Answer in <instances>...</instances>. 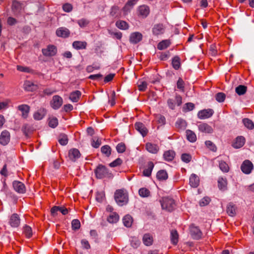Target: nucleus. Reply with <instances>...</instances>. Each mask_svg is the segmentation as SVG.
Wrapping results in <instances>:
<instances>
[{
	"mask_svg": "<svg viewBox=\"0 0 254 254\" xmlns=\"http://www.w3.org/2000/svg\"><path fill=\"white\" fill-rule=\"evenodd\" d=\"M116 202L120 206H123L127 203L128 201V193L124 189L116 190L114 194Z\"/></svg>",
	"mask_w": 254,
	"mask_h": 254,
	"instance_id": "f257e3e1",
	"label": "nucleus"
},
{
	"mask_svg": "<svg viewBox=\"0 0 254 254\" xmlns=\"http://www.w3.org/2000/svg\"><path fill=\"white\" fill-rule=\"evenodd\" d=\"M161 207L163 209L171 212L174 210L176 207L175 200L170 197H163L160 200Z\"/></svg>",
	"mask_w": 254,
	"mask_h": 254,
	"instance_id": "f03ea898",
	"label": "nucleus"
},
{
	"mask_svg": "<svg viewBox=\"0 0 254 254\" xmlns=\"http://www.w3.org/2000/svg\"><path fill=\"white\" fill-rule=\"evenodd\" d=\"M96 177L98 179H102L109 176L108 168L103 165H99L95 170Z\"/></svg>",
	"mask_w": 254,
	"mask_h": 254,
	"instance_id": "7ed1b4c3",
	"label": "nucleus"
},
{
	"mask_svg": "<svg viewBox=\"0 0 254 254\" xmlns=\"http://www.w3.org/2000/svg\"><path fill=\"white\" fill-rule=\"evenodd\" d=\"M63 104V99L59 95H54L50 101V105L54 110H58L61 108Z\"/></svg>",
	"mask_w": 254,
	"mask_h": 254,
	"instance_id": "20e7f679",
	"label": "nucleus"
},
{
	"mask_svg": "<svg viewBox=\"0 0 254 254\" xmlns=\"http://www.w3.org/2000/svg\"><path fill=\"white\" fill-rule=\"evenodd\" d=\"M42 54L46 57H53L57 53V47L53 45H49L46 48L42 50Z\"/></svg>",
	"mask_w": 254,
	"mask_h": 254,
	"instance_id": "39448f33",
	"label": "nucleus"
},
{
	"mask_svg": "<svg viewBox=\"0 0 254 254\" xmlns=\"http://www.w3.org/2000/svg\"><path fill=\"white\" fill-rule=\"evenodd\" d=\"M190 231L193 239L198 240L201 238L202 234L198 227L195 226L193 224H191L190 227Z\"/></svg>",
	"mask_w": 254,
	"mask_h": 254,
	"instance_id": "423d86ee",
	"label": "nucleus"
},
{
	"mask_svg": "<svg viewBox=\"0 0 254 254\" xmlns=\"http://www.w3.org/2000/svg\"><path fill=\"white\" fill-rule=\"evenodd\" d=\"M254 166L253 163L249 160H245L241 166L242 171L246 174H250Z\"/></svg>",
	"mask_w": 254,
	"mask_h": 254,
	"instance_id": "0eeeda50",
	"label": "nucleus"
},
{
	"mask_svg": "<svg viewBox=\"0 0 254 254\" xmlns=\"http://www.w3.org/2000/svg\"><path fill=\"white\" fill-rule=\"evenodd\" d=\"M214 113L212 109H208L201 110L198 112L197 117L200 119H205L211 117Z\"/></svg>",
	"mask_w": 254,
	"mask_h": 254,
	"instance_id": "6e6552de",
	"label": "nucleus"
},
{
	"mask_svg": "<svg viewBox=\"0 0 254 254\" xmlns=\"http://www.w3.org/2000/svg\"><path fill=\"white\" fill-rule=\"evenodd\" d=\"M152 31L153 34L155 36H158L162 35L165 32V26L162 24H155L152 28Z\"/></svg>",
	"mask_w": 254,
	"mask_h": 254,
	"instance_id": "1a4fd4ad",
	"label": "nucleus"
},
{
	"mask_svg": "<svg viewBox=\"0 0 254 254\" xmlns=\"http://www.w3.org/2000/svg\"><path fill=\"white\" fill-rule=\"evenodd\" d=\"M198 128L200 131L205 133H211L213 131L212 127L205 123L199 124Z\"/></svg>",
	"mask_w": 254,
	"mask_h": 254,
	"instance_id": "9d476101",
	"label": "nucleus"
},
{
	"mask_svg": "<svg viewBox=\"0 0 254 254\" xmlns=\"http://www.w3.org/2000/svg\"><path fill=\"white\" fill-rule=\"evenodd\" d=\"M142 39V35L138 32H135L130 34L129 41L132 44H137L141 41Z\"/></svg>",
	"mask_w": 254,
	"mask_h": 254,
	"instance_id": "9b49d317",
	"label": "nucleus"
},
{
	"mask_svg": "<svg viewBox=\"0 0 254 254\" xmlns=\"http://www.w3.org/2000/svg\"><path fill=\"white\" fill-rule=\"evenodd\" d=\"M145 149L151 153L156 154L159 150V147L157 144L147 142L145 144Z\"/></svg>",
	"mask_w": 254,
	"mask_h": 254,
	"instance_id": "f8f14e48",
	"label": "nucleus"
},
{
	"mask_svg": "<svg viewBox=\"0 0 254 254\" xmlns=\"http://www.w3.org/2000/svg\"><path fill=\"white\" fill-rule=\"evenodd\" d=\"M81 154L79 151L76 148H72L68 151V157L72 161H75L80 157Z\"/></svg>",
	"mask_w": 254,
	"mask_h": 254,
	"instance_id": "ddd939ff",
	"label": "nucleus"
},
{
	"mask_svg": "<svg viewBox=\"0 0 254 254\" xmlns=\"http://www.w3.org/2000/svg\"><path fill=\"white\" fill-rule=\"evenodd\" d=\"M56 35L58 37L66 38L69 37L70 31L66 28L60 27L57 30Z\"/></svg>",
	"mask_w": 254,
	"mask_h": 254,
	"instance_id": "4468645a",
	"label": "nucleus"
},
{
	"mask_svg": "<svg viewBox=\"0 0 254 254\" xmlns=\"http://www.w3.org/2000/svg\"><path fill=\"white\" fill-rule=\"evenodd\" d=\"M134 127L138 131L143 137L145 136L147 134L148 130L145 127L144 125L142 123H136L134 125Z\"/></svg>",
	"mask_w": 254,
	"mask_h": 254,
	"instance_id": "2eb2a0df",
	"label": "nucleus"
},
{
	"mask_svg": "<svg viewBox=\"0 0 254 254\" xmlns=\"http://www.w3.org/2000/svg\"><path fill=\"white\" fill-rule=\"evenodd\" d=\"M10 140V134L7 130L2 131L0 135V143L3 145H6Z\"/></svg>",
	"mask_w": 254,
	"mask_h": 254,
	"instance_id": "dca6fc26",
	"label": "nucleus"
},
{
	"mask_svg": "<svg viewBox=\"0 0 254 254\" xmlns=\"http://www.w3.org/2000/svg\"><path fill=\"white\" fill-rule=\"evenodd\" d=\"M23 87L25 90L30 92L36 91L38 89V86L37 84L28 80L24 82Z\"/></svg>",
	"mask_w": 254,
	"mask_h": 254,
	"instance_id": "f3484780",
	"label": "nucleus"
},
{
	"mask_svg": "<svg viewBox=\"0 0 254 254\" xmlns=\"http://www.w3.org/2000/svg\"><path fill=\"white\" fill-rule=\"evenodd\" d=\"M18 108L21 113L22 117L24 119L27 118L30 111V107L27 105L23 104L19 105Z\"/></svg>",
	"mask_w": 254,
	"mask_h": 254,
	"instance_id": "a211bd4d",
	"label": "nucleus"
},
{
	"mask_svg": "<svg viewBox=\"0 0 254 254\" xmlns=\"http://www.w3.org/2000/svg\"><path fill=\"white\" fill-rule=\"evenodd\" d=\"M87 43L85 41H75L72 43V47L76 50L86 49Z\"/></svg>",
	"mask_w": 254,
	"mask_h": 254,
	"instance_id": "6ab92c4d",
	"label": "nucleus"
},
{
	"mask_svg": "<svg viewBox=\"0 0 254 254\" xmlns=\"http://www.w3.org/2000/svg\"><path fill=\"white\" fill-rule=\"evenodd\" d=\"M190 184L191 187L197 188L199 184V178L194 174L190 175Z\"/></svg>",
	"mask_w": 254,
	"mask_h": 254,
	"instance_id": "aec40b11",
	"label": "nucleus"
},
{
	"mask_svg": "<svg viewBox=\"0 0 254 254\" xmlns=\"http://www.w3.org/2000/svg\"><path fill=\"white\" fill-rule=\"evenodd\" d=\"M245 138L243 136L237 137L233 144V146L235 148H240L245 144Z\"/></svg>",
	"mask_w": 254,
	"mask_h": 254,
	"instance_id": "412c9836",
	"label": "nucleus"
},
{
	"mask_svg": "<svg viewBox=\"0 0 254 254\" xmlns=\"http://www.w3.org/2000/svg\"><path fill=\"white\" fill-rule=\"evenodd\" d=\"M237 207L232 202H230L227 207V213L230 216H234L236 214Z\"/></svg>",
	"mask_w": 254,
	"mask_h": 254,
	"instance_id": "4be33fe9",
	"label": "nucleus"
},
{
	"mask_svg": "<svg viewBox=\"0 0 254 254\" xmlns=\"http://www.w3.org/2000/svg\"><path fill=\"white\" fill-rule=\"evenodd\" d=\"M176 155L175 151L173 150H168L164 153L163 157L164 159L168 162L172 161Z\"/></svg>",
	"mask_w": 254,
	"mask_h": 254,
	"instance_id": "5701e85b",
	"label": "nucleus"
},
{
	"mask_svg": "<svg viewBox=\"0 0 254 254\" xmlns=\"http://www.w3.org/2000/svg\"><path fill=\"white\" fill-rule=\"evenodd\" d=\"M120 216L117 212L111 213L107 218V221L110 223H116L119 220Z\"/></svg>",
	"mask_w": 254,
	"mask_h": 254,
	"instance_id": "b1692460",
	"label": "nucleus"
},
{
	"mask_svg": "<svg viewBox=\"0 0 254 254\" xmlns=\"http://www.w3.org/2000/svg\"><path fill=\"white\" fill-rule=\"evenodd\" d=\"M81 95V92L79 90H76L70 94L69 99L73 102H77L79 100Z\"/></svg>",
	"mask_w": 254,
	"mask_h": 254,
	"instance_id": "393cba45",
	"label": "nucleus"
},
{
	"mask_svg": "<svg viewBox=\"0 0 254 254\" xmlns=\"http://www.w3.org/2000/svg\"><path fill=\"white\" fill-rule=\"evenodd\" d=\"M154 168V164L150 161L147 163V167L143 171V174L144 176L149 177L151 175L152 171Z\"/></svg>",
	"mask_w": 254,
	"mask_h": 254,
	"instance_id": "a878e982",
	"label": "nucleus"
},
{
	"mask_svg": "<svg viewBox=\"0 0 254 254\" xmlns=\"http://www.w3.org/2000/svg\"><path fill=\"white\" fill-rule=\"evenodd\" d=\"M139 14L141 16H147L150 12V9L148 6L142 5L140 6L138 9Z\"/></svg>",
	"mask_w": 254,
	"mask_h": 254,
	"instance_id": "bb28decb",
	"label": "nucleus"
},
{
	"mask_svg": "<svg viewBox=\"0 0 254 254\" xmlns=\"http://www.w3.org/2000/svg\"><path fill=\"white\" fill-rule=\"evenodd\" d=\"M179 241V234L176 230L171 231V241L173 245H176Z\"/></svg>",
	"mask_w": 254,
	"mask_h": 254,
	"instance_id": "cd10ccee",
	"label": "nucleus"
},
{
	"mask_svg": "<svg viewBox=\"0 0 254 254\" xmlns=\"http://www.w3.org/2000/svg\"><path fill=\"white\" fill-rule=\"evenodd\" d=\"M170 45L171 42L169 40H164L158 44L157 48L160 50H163L167 49Z\"/></svg>",
	"mask_w": 254,
	"mask_h": 254,
	"instance_id": "c85d7f7f",
	"label": "nucleus"
},
{
	"mask_svg": "<svg viewBox=\"0 0 254 254\" xmlns=\"http://www.w3.org/2000/svg\"><path fill=\"white\" fill-rule=\"evenodd\" d=\"M156 177L159 181H165L168 179V176L165 170H161L157 172Z\"/></svg>",
	"mask_w": 254,
	"mask_h": 254,
	"instance_id": "c756f323",
	"label": "nucleus"
},
{
	"mask_svg": "<svg viewBox=\"0 0 254 254\" xmlns=\"http://www.w3.org/2000/svg\"><path fill=\"white\" fill-rule=\"evenodd\" d=\"M123 222L126 227H130L132 225L133 219L130 215L127 214L124 217Z\"/></svg>",
	"mask_w": 254,
	"mask_h": 254,
	"instance_id": "7c9ffc66",
	"label": "nucleus"
},
{
	"mask_svg": "<svg viewBox=\"0 0 254 254\" xmlns=\"http://www.w3.org/2000/svg\"><path fill=\"white\" fill-rule=\"evenodd\" d=\"M143 242L146 246H150L153 243V237L149 234H145L142 238Z\"/></svg>",
	"mask_w": 254,
	"mask_h": 254,
	"instance_id": "2f4dec72",
	"label": "nucleus"
},
{
	"mask_svg": "<svg viewBox=\"0 0 254 254\" xmlns=\"http://www.w3.org/2000/svg\"><path fill=\"white\" fill-rule=\"evenodd\" d=\"M227 182L226 179L220 178L218 180V186L220 190H225L227 189Z\"/></svg>",
	"mask_w": 254,
	"mask_h": 254,
	"instance_id": "473e14b6",
	"label": "nucleus"
},
{
	"mask_svg": "<svg viewBox=\"0 0 254 254\" xmlns=\"http://www.w3.org/2000/svg\"><path fill=\"white\" fill-rule=\"evenodd\" d=\"M58 141L62 145H66L68 141L67 135L64 133L60 134L58 137Z\"/></svg>",
	"mask_w": 254,
	"mask_h": 254,
	"instance_id": "72a5a7b5",
	"label": "nucleus"
},
{
	"mask_svg": "<svg viewBox=\"0 0 254 254\" xmlns=\"http://www.w3.org/2000/svg\"><path fill=\"white\" fill-rule=\"evenodd\" d=\"M172 65L176 70H178L181 66L180 58L178 56H175L172 59Z\"/></svg>",
	"mask_w": 254,
	"mask_h": 254,
	"instance_id": "f704fd0d",
	"label": "nucleus"
},
{
	"mask_svg": "<svg viewBox=\"0 0 254 254\" xmlns=\"http://www.w3.org/2000/svg\"><path fill=\"white\" fill-rule=\"evenodd\" d=\"M242 122L245 127L249 129H253L254 128V123L251 120L248 118H244L243 119Z\"/></svg>",
	"mask_w": 254,
	"mask_h": 254,
	"instance_id": "c9c22d12",
	"label": "nucleus"
},
{
	"mask_svg": "<svg viewBox=\"0 0 254 254\" xmlns=\"http://www.w3.org/2000/svg\"><path fill=\"white\" fill-rule=\"evenodd\" d=\"M116 26L121 30L128 29L129 26L127 22L123 20H118L116 22Z\"/></svg>",
	"mask_w": 254,
	"mask_h": 254,
	"instance_id": "e433bc0d",
	"label": "nucleus"
},
{
	"mask_svg": "<svg viewBox=\"0 0 254 254\" xmlns=\"http://www.w3.org/2000/svg\"><path fill=\"white\" fill-rule=\"evenodd\" d=\"M187 139L191 142H194L196 140V136L194 132L190 130L186 131Z\"/></svg>",
	"mask_w": 254,
	"mask_h": 254,
	"instance_id": "4c0bfd02",
	"label": "nucleus"
},
{
	"mask_svg": "<svg viewBox=\"0 0 254 254\" xmlns=\"http://www.w3.org/2000/svg\"><path fill=\"white\" fill-rule=\"evenodd\" d=\"M139 195L142 197H147L150 195V190L146 188H141L138 190Z\"/></svg>",
	"mask_w": 254,
	"mask_h": 254,
	"instance_id": "58836bf2",
	"label": "nucleus"
},
{
	"mask_svg": "<svg viewBox=\"0 0 254 254\" xmlns=\"http://www.w3.org/2000/svg\"><path fill=\"white\" fill-rule=\"evenodd\" d=\"M111 148L109 145H105L101 148V151L106 157H109L111 154Z\"/></svg>",
	"mask_w": 254,
	"mask_h": 254,
	"instance_id": "ea45409f",
	"label": "nucleus"
},
{
	"mask_svg": "<svg viewBox=\"0 0 254 254\" xmlns=\"http://www.w3.org/2000/svg\"><path fill=\"white\" fill-rule=\"evenodd\" d=\"M23 234L28 238L31 237L32 236V228L29 226L25 225L23 228Z\"/></svg>",
	"mask_w": 254,
	"mask_h": 254,
	"instance_id": "a19ab883",
	"label": "nucleus"
},
{
	"mask_svg": "<svg viewBox=\"0 0 254 254\" xmlns=\"http://www.w3.org/2000/svg\"><path fill=\"white\" fill-rule=\"evenodd\" d=\"M247 90V87L243 85H240L238 86H237L235 89L236 92L239 95H242L245 94Z\"/></svg>",
	"mask_w": 254,
	"mask_h": 254,
	"instance_id": "79ce46f5",
	"label": "nucleus"
},
{
	"mask_svg": "<svg viewBox=\"0 0 254 254\" xmlns=\"http://www.w3.org/2000/svg\"><path fill=\"white\" fill-rule=\"evenodd\" d=\"M26 192V187L24 183L17 180V192L24 193Z\"/></svg>",
	"mask_w": 254,
	"mask_h": 254,
	"instance_id": "37998d69",
	"label": "nucleus"
},
{
	"mask_svg": "<svg viewBox=\"0 0 254 254\" xmlns=\"http://www.w3.org/2000/svg\"><path fill=\"white\" fill-rule=\"evenodd\" d=\"M175 127L178 129H184L187 127V123L183 119H178L175 124Z\"/></svg>",
	"mask_w": 254,
	"mask_h": 254,
	"instance_id": "c03bdc74",
	"label": "nucleus"
},
{
	"mask_svg": "<svg viewBox=\"0 0 254 254\" xmlns=\"http://www.w3.org/2000/svg\"><path fill=\"white\" fill-rule=\"evenodd\" d=\"M219 166L220 170L224 173L228 172L229 171V167L228 165L223 161H220L219 162Z\"/></svg>",
	"mask_w": 254,
	"mask_h": 254,
	"instance_id": "a18cd8bd",
	"label": "nucleus"
},
{
	"mask_svg": "<svg viewBox=\"0 0 254 254\" xmlns=\"http://www.w3.org/2000/svg\"><path fill=\"white\" fill-rule=\"evenodd\" d=\"M138 0H129L124 7V10L125 11L129 10L136 3Z\"/></svg>",
	"mask_w": 254,
	"mask_h": 254,
	"instance_id": "49530a36",
	"label": "nucleus"
},
{
	"mask_svg": "<svg viewBox=\"0 0 254 254\" xmlns=\"http://www.w3.org/2000/svg\"><path fill=\"white\" fill-rule=\"evenodd\" d=\"M155 119L156 121L158 123V124L160 125H164L166 123V119L162 115L158 114L155 115Z\"/></svg>",
	"mask_w": 254,
	"mask_h": 254,
	"instance_id": "de8ad7c7",
	"label": "nucleus"
},
{
	"mask_svg": "<svg viewBox=\"0 0 254 254\" xmlns=\"http://www.w3.org/2000/svg\"><path fill=\"white\" fill-rule=\"evenodd\" d=\"M116 150L119 153H123L126 150V146L123 142L119 143L116 146Z\"/></svg>",
	"mask_w": 254,
	"mask_h": 254,
	"instance_id": "09e8293b",
	"label": "nucleus"
},
{
	"mask_svg": "<svg viewBox=\"0 0 254 254\" xmlns=\"http://www.w3.org/2000/svg\"><path fill=\"white\" fill-rule=\"evenodd\" d=\"M147 83L146 81H138L137 83L138 89L140 91H145L147 88Z\"/></svg>",
	"mask_w": 254,
	"mask_h": 254,
	"instance_id": "8fccbe9b",
	"label": "nucleus"
},
{
	"mask_svg": "<svg viewBox=\"0 0 254 254\" xmlns=\"http://www.w3.org/2000/svg\"><path fill=\"white\" fill-rule=\"evenodd\" d=\"M205 145L210 150L213 151H216L217 147L211 141L207 140L205 142Z\"/></svg>",
	"mask_w": 254,
	"mask_h": 254,
	"instance_id": "3c124183",
	"label": "nucleus"
},
{
	"mask_svg": "<svg viewBox=\"0 0 254 254\" xmlns=\"http://www.w3.org/2000/svg\"><path fill=\"white\" fill-rule=\"evenodd\" d=\"M17 70L26 73H32L33 70L27 66L17 65Z\"/></svg>",
	"mask_w": 254,
	"mask_h": 254,
	"instance_id": "603ef678",
	"label": "nucleus"
},
{
	"mask_svg": "<svg viewBox=\"0 0 254 254\" xmlns=\"http://www.w3.org/2000/svg\"><path fill=\"white\" fill-rule=\"evenodd\" d=\"M194 108V105L192 103H187L185 104L183 107V110L184 112H188L192 111Z\"/></svg>",
	"mask_w": 254,
	"mask_h": 254,
	"instance_id": "864d4df0",
	"label": "nucleus"
},
{
	"mask_svg": "<svg viewBox=\"0 0 254 254\" xmlns=\"http://www.w3.org/2000/svg\"><path fill=\"white\" fill-rule=\"evenodd\" d=\"M123 163V160L120 158H118L109 164V166L111 167H116L119 166Z\"/></svg>",
	"mask_w": 254,
	"mask_h": 254,
	"instance_id": "5fc2aeb1",
	"label": "nucleus"
},
{
	"mask_svg": "<svg viewBox=\"0 0 254 254\" xmlns=\"http://www.w3.org/2000/svg\"><path fill=\"white\" fill-rule=\"evenodd\" d=\"M191 156L188 153H183L181 155L182 160L185 163H189L191 160Z\"/></svg>",
	"mask_w": 254,
	"mask_h": 254,
	"instance_id": "6e6d98bb",
	"label": "nucleus"
},
{
	"mask_svg": "<svg viewBox=\"0 0 254 254\" xmlns=\"http://www.w3.org/2000/svg\"><path fill=\"white\" fill-rule=\"evenodd\" d=\"M226 95L224 93L219 92L215 96L216 100L219 102H223L224 101Z\"/></svg>",
	"mask_w": 254,
	"mask_h": 254,
	"instance_id": "4d7b16f0",
	"label": "nucleus"
},
{
	"mask_svg": "<svg viewBox=\"0 0 254 254\" xmlns=\"http://www.w3.org/2000/svg\"><path fill=\"white\" fill-rule=\"evenodd\" d=\"M210 201H211V199L209 197H208V196L204 197L199 201V205L201 206H206L209 203Z\"/></svg>",
	"mask_w": 254,
	"mask_h": 254,
	"instance_id": "13d9d810",
	"label": "nucleus"
},
{
	"mask_svg": "<svg viewBox=\"0 0 254 254\" xmlns=\"http://www.w3.org/2000/svg\"><path fill=\"white\" fill-rule=\"evenodd\" d=\"M177 86L178 89L181 91H184L185 88V82L183 79L180 77L177 83Z\"/></svg>",
	"mask_w": 254,
	"mask_h": 254,
	"instance_id": "bf43d9fd",
	"label": "nucleus"
},
{
	"mask_svg": "<svg viewBox=\"0 0 254 254\" xmlns=\"http://www.w3.org/2000/svg\"><path fill=\"white\" fill-rule=\"evenodd\" d=\"M71 225L73 230H78L80 227V222L78 219H74L72 221Z\"/></svg>",
	"mask_w": 254,
	"mask_h": 254,
	"instance_id": "052dcab7",
	"label": "nucleus"
},
{
	"mask_svg": "<svg viewBox=\"0 0 254 254\" xmlns=\"http://www.w3.org/2000/svg\"><path fill=\"white\" fill-rule=\"evenodd\" d=\"M170 56V52L169 51H166L165 52L160 53L159 58L161 61H166L168 59Z\"/></svg>",
	"mask_w": 254,
	"mask_h": 254,
	"instance_id": "680f3d73",
	"label": "nucleus"
},
{
	"mask_svg": "<svg viewBox=\"0 0 254 254\" xmlns=\"http://www.w3.org/2000/svg\"><path fill=\"white\" fill-rule=\"evenodd\" d=\"M58 125V121L56 118H53L50 119L49 125L53 128L56 127Z\"/></svg>",
	"mask_w": 254,
	"mask_h": 254,
	"instance_id": "e2e57ef3",
	"label": "nucleus"
},
{
	"mask_svg": "<svg viewBox=\"0 0 254 254\" xmlns=\"http://www.w3.org/2000/svg\"><path fill=\"white\" fill-rule=\"evenodd\" d=\"M9 223L12 227H16V214H12L10 217Z\"/></svg>",
	"mask_w": 254,
	"mask_h": 254,
	"instance_id": "0e129e2a",
	"label": "nucleus"
},
{
	"mask_svg": "<svg viewBox=\"0 0 254 254\" xmlns=\"http://www.w3.org/2000/svg\"><path fill=\"white\" fill-rule=\"evenodd\" d=\"M120 8L117 6H113L111 9L110 14L112 16L120 14Z\"/></svg>",
	"mask_w": 254,
	"mask_h": 254,
	"instance_id": "69168bd1",
	"label": "nucleus"
},
{
	"mask_svg": "<svg viewBox=\"0 0 254 254\" xmlns=\"http://www.w3.org/2000/svg\"><path fill=\"white\" fill-rule=\"evenodd\" d=\"M78 24L81 27H84L89 24V21L85 18H82L77 22Z\"/></svg>",
	"mask_w": 254,
	"mask_h": 254,
	"instance_id": "338daca9",
	"label": "nucleus"
},
{
	"mask_svg": "<svg viewBox=\"0 0 254 254\" xmlns=\"http://www.w3.org/2000/svg\"><path fill=\"white\" fill-rule=\"evenodd\" d=\"M81 244L82 248L84 249L88 250L91 248L88 241L86 239H82L81 241Z\"/></svg>",
	"mask_w": 254,
	"mask_h": 254,
	"instance_id": "774afa93",
	"label": "nucleus"
}]
</instances>
